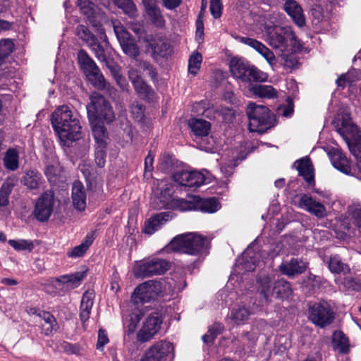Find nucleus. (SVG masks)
<instances>
[{
	"instance_id": "1",
	"label": "nucleus",
	"mask_w": 361,
	"mask_h": 361,
	"mask_svg": "<svg viewBox=\"0 0 361 361\" xmlns=\"http://www.w3.org/2000/svg\"><path fill=\"white\" fill-rule=\"evenodd\" d=\"M51 124L64 145L81 137V126L78 114L68 106L62 105L51 114Z\"/></svg>"
},
{
	"instance_id": "2",
	"label": "nucleus",
	"mask_w": 361,
	"mask_h": 361,
	"mask_svg": "<svg viewBox=\"0 0 361 361\" xmlns=\"http://www.w3.org/2000/svg\"><path fill=\"white\" fill-rule=\"evenodd\" d=\"M162 292L161 283L157 281H148L138 286L133 291L130 302L135 306L137 312L130 315L129 329L134 331L143 312V306L154 301L157 296Z\"/></svg>"
},
{
	"instance_id": "3",
	"label": "nucleus",
	"mask_w": 361,
	"mask_h": 361,
	"mask_svg": "<svg viewBox=\"0 0 361 361\" xmlns=\"http://www.w3.org/2000/svg\"><path fill=\"white\" fill-rule=\"evenodd\" d=\"M168 249L174 252L195 256H202L209 252L207 238L197 233H187L175 237Z\"/></svg>"
},
{
	"instance_id": "4",
	"label": "nucleus",
	"mask_w": 361,
	"mask_h": 361,
	"mask_svg": "<svg viewBox=\"0 0 361 361\" xmlns=\"http://www.w3.org/2000/svg\"><path fill=\"white\" fill-rule=\"evenodd\" d=\"M250 132L264 133L275 126L276 119L271 111L264 105L249 102L246 107Z\"/></svg>"
},
{
	"instance_id": "5",
	"label": "nucleus",
	"mask_w": 361,
	"mask_h": 361,
	"mask_svg": "<svg viewBox=\"0 0 361 361\" xmlns=\"http://www.w3.org/2000/svg\"><path fill=\"white\" fill-rule=\"evenodd\" d=\"M229 68L233 78L245 83L252 81L264 82L268 78L267 73L242 57H233L229 62Z\"/></svg>"
},
{
	"instance_id": "6",
	"label": "nucleus",
	"mask_w": 361,
	"mask_h": 361,
	"mask_svg": "<svg viewBox=\"0 0 361 361\" xmlns=\"http://www.w3.org/2000/svg\"><path fill=\"white\" fill-rule=\"evenodd\" d=\"M90 102L86 106L90 122L103 119L110 123L114 119L113 109L102 95L95 92L90 96Z\"/></svg>"
},
{
	"instance_id": "7",
	"label": "nucleus",
	"mask_w": 361,
	"mask_h": 361,
	"mask_svg": "<svg viewBox=\"0 0 361 361\" xmlns=\"http://www.w3.org/2000/svg\"><path fill=\"white\" fill-rule=\"evenodd\" d=\"M78 60L87 78L95 88L109 89V84L106 81L95 62L85 50L81 49L78 51Z\"/></svg>"
},
{
	"instance_id": "8",
	"label": "nucleus",
	"mask_w": 361,
	"mask_h": 361,
	"mask_svg": "<svg viewBox=\"0 0 361 361\" xmlns=\"http://www.w3.org/2000/svg\"><path fill=\"white\" fill-rule=\"evenodd\" d=\"M267 42L274 49L285 50L290 45L297 47L296 37L289 26L270 27L267 30Z\"/></svg>"
},
{
	"instance_id": "9",
	"label": "nucleus",
	"mask_w": 361,
	"mask_h": 361,
	"mask_svg": "<svg viewBox=\"0 0 361 361\" xmlns=\"http://www.w3.org/2000/svg\"><path fill=\"white\" fill-rule=\"evenodd\" d=\"M309 319L321 328L331 324L334 320V312L331 305L324 300L310 305Z\"/></svg>"
},
{
	"instance_id": "10",
	"label": "nucleus",
	"mask_w": 361,
	"mask_h": 361,
	"mask_svg": "<svg viewBox=\"0 0 361 361\" xmlns=\"http://www.w3.org/2000/svg\"><path fill=\"white\" fill-rule=\"evenodd\" d=\"M169 269V263L165 259L154 258L136 264L133 268L135 277L146 278L164 274Z\"/></svg>"
},
{
	"instance_id": "11",
	"label": "nucleus",
	"mask_w": 361,
	"mask_h": 361,
	"mask_svg": "<svg viewBox=\"0 0 361 361\" xmlns=\"http://www.w3.org/2000/svg\"><path fill=\"white\" fill-rule=\"evenodd\" d=\"M54 194L51 190L43 192L37 200L32 214L39 222L47 221L54 211Z\"/></svg>"
},
{
	"instance_id": "12",
	"label": "nucleus",
	"mask_w": 361,
	"mask_h": 361,
	"mask_svg": "<svg viewBox=\"0 0 361 361\" xmlns=\"http://www.w3.org/2000/svg\"><path fill=\"white\" fill-rule=\"evenodd\" d=\"M173 352L172 343L166 341H159L145 350L140 361H166L167 357Z\"/></svg>"
},
{
	"instance_id": "13",
	"label": "nucleus",
	"mask_w": 361,
	"mask_h": 361,
	"mask_svg": "<svg viewBox=\"0 0 361 361\" xmlns=\"http://www.w3.org/2000/svg\"><path fill=\"white\" fill-rule=\"evenodd\" d=\"M173 180L180 185L197 188L204 184L205 177L197 171L178 170L172 175Z\"/></svg>"
},
{
	"instance_id": "14",
	"label": "nucleus",
	"mask_w": 361,
	"mask_h": 361,
	"mask_svg": "<svg viewBox=\"0 0 361 361\" xmlns=\"http://www.w3.org/2000/svg\"><path fill=\"white\" fill-rule=\"evenodd\" d=\"M162 319L159 313L154 312L149 315L137 334V340L140 343L149 341L159 331Z\"/></svg>"
},
{
	"instance_id": "15",
	"label": "nucleus",
	"mask_w": 361,
	"mask_h": 361,
	"mask_svg": "<svg viewBox=\"0 0 361 361\" xmlns=\"http://www.w3.org/2000/svg\"><path fill=\"white\" fill-rule=\"evenodd\" d=\"M298 207L314 214L317 218H323L326 216V209L324 205L306 194L300 195Z\"/></svg>"
},
{
	"instance_id": "16",
	"label": "nucleus",
	"mask_w": 361,
	"mask_h": 361,
	"mask_svg": "<svg viewBox=\"0 0 361 361\" xmlns=\"http://www.w3.org/2000/svg\"><path fill=\"white\" fill-rule=\"evenodd\" d=\"M171 218L172 215L170 212L156 214L145 221L143 232L152 235L159 230L162 225L171 219Z\"/></svg>"
},
{
	"instance_id": "17",
	"label": "nucleus",
	"mask_w": 361,
	"mask_h": 361,
	"mask_svg": "<svg viewBox=\"0 0 361 361\" xmlns=\"http://www.w3.org/2000/svg\"><path fill=\"white\" fill-rule=\"evenodd\" d=\"M146 14L152 23L157 27H163L165 20L156 0H142Z\"/></svg>"
},
{
	"instance_id": "18",
	"label": "nucleus",
	"mask_w": 361,
	"mask_h": 361,
	"mask_svg": "<svg viewBox=\"0 0 361 361\" xmlns=\"http://www.w3.org/2000/svg\"><path fill=\"white\" fill-rule=\"evenodd\" d=\"M257 291L259 295L262 303L269 302L271 297L274 293V283L269 276L264 275L260 276L257 280Z\"/></svg>"
},
{
	"instance_id": "19",
	"label": "nucleus",
	"mask_w": 361,
	"mask_h": 361,
	"mask_svg": "<svg viewBox=\"0 0 361 361\" xmlns=\"http://www.w3.org/2000/svg\"><path fill=\"white\" fill-rule=\"evenodd\" d=\"M283 8L298 27H302L305 24L302 8L297 1L286 0Z\"/></svg>"
},
{
	"instance_id": "20",
	"label": "nucleus",
	"mask_w": 361,
	"mask_h": 361,
	"mask_svg": "<svg viewBox=\"0 0 361 361\" xmlns=\"http://www.w3.org/2000/svg\"><path fill=\"white\" fill-rule=\"evenodd\" d=\"M306 269V263L296 258H293L288 262H283L279 266L281 272L288 276L301 274Z\"/></svg>"
},
{
	"instance_id": "21",
	"label": "nucleus",
	"mask_w": 361,
	"mask_h": 361,
	"mask_svg": "<svg viewBox=\"0 0 361 361\" xmlns=\"http://www.w3.org/2000/svg\"><path fill=\"white\" fill-rule=\"evenodd\" d=\"M332 165L345 174H350L351 169L346 156L338 149H332L329 153Z\"/></svg>"
},
{
	"instance_id": "22",
	"label": "nucleus",
	"mask_w": 361,
	"mask_h": 361,
	"mask_svg": "<svg viewBox=\"0 0 361 361\" xmlns=\"http://www.w3.org/2000/svg\"><path fill=\"white\" fill-rule=\"evenodd\" d=\"M295 165L299 174L302 176L308 185L313 186L314 185V169L311 160L305 157L296 161Z\"/></svg>"
},
{
	"instance_id": "23",
	"label": "nucleus",
	"mask_w": 361,
	"mask_h": 361,
	"mask_svg": "<svg viewBox=\"0 0 361 361\" xmlns=\"http://www.w3.org/2000/svg\"><path fill=\"white\" fill-rule=\"evenodd\" d=\"M72 202L74 208L83 211L86 208V192L80 181H75L72 187Z\"/></svg>"
},
{
	"instance_id": "24",
	"label": "nucleus",
	"mask_w": 361,
	"mask_h": 361,
	"mask_svg": "<svg viewBox=\"0 0 361 361\" xmlns=\"http://www.w3.org/2000/svg\"><path fill=\"white\" fill-rule=\"evenodd\" d=\"M94 296L95 293L93 290H87L82 295L80 312V320L82 323H85L90 318Z\"/></svg>"
},
{
	"instance_id": "25",
	"label": "nucleus",
	"mask_w": 361,
	"mask_h": 361,
	"mask_svg": "<svg viewBox=\"0 0 361 361\" xmlns=\"http://www.w3.org/2000/svg\"><path fill=\"white\" fill-rule=\"evenodd\" d=\"M188 126L197 137H207L211 130L210 123L202 118H191L188 120Z\"/></svg>"
},
{
	"instance_id": "26",
	"label": "nucleus",
	"mask_w": 361,
	"mask_h": 361,
	"mask_svg": "<svg viewBox=\"0 0 361 361\" xmlns=\"http://www.w3.org/2000/svg\"><path fill=\"white\" fill-rule=\"evenodd\" d=\"M252 314L253 312L250 311L247 307L244 305H238L231 309L228 319L235 324L240 325L248 319Z\"/></svg>"
},
{
	"instance_id": "27",
	"label": "nucleus",
	"mask_w": 361,
	"mask_h": 361,
	"mask_svg": "<svg viewBox=\"0 0 361 361\" xmlns=\"http://www.w3.org/2000/svg\"><path fill=\"white\" fill-rule=\"evenodd\" d=\"M165 186V188H161L159 194L156 193L151 199V204L156 209L167 207L172 200L170 188L166 185Z\"/></svg>"
},
{
	"instance_id": "28",
	"label": "nucleus",
	"mask_w": 361,
	"mask_h": 361,
	"mask_svg": "<svg viewBox=\"0 0 361 361\" xmlns=\"http://www.w3.org/2000/svg\"><path fill=\"white\" fill-rule=\"evenodd\" d=\"M92 126V131L97 143V146L106 147L109 140L108 133L100 121L90 122Z\"/></svg>"
},
{
	"instance_id": "29",
	"label": "nucleus",
	"mask_w": 361,
	"mask_h": 361,
	"mask_svg": "<svg viewBox=\"0 0 361 361\" xmlns=\"http://www.w3.org/2000/svg\"><path fill=\"white\" fill-rule=\"evenodd\" d=\"M130 113L133 118L137 121L144 130L149 128L151 126V120L146 118L144 114V106L137 102H134L130 105Z\"/></svg>"
},
{
	"instance_id": "30",
	"label": "nucleus",
	"mask_w": 361,
	"mask_h": 361,
	"mask_svg": "<svg viewBox=\"0 0 361 361\" xmlns=\"http://www.w3.org/2000/svg\"><path fill=\"white\" fill-rule=\"evenodd\" d=\"M252 94L264 99H275L278 97V91L271 85H255L251 88Z\"/></svg>"
},
{
	"instance_id": "31",
	"label": "nucleus",
	"mask_w": 361,
	"mask_h": 361,
	"mask_svg": "<svg viewBox=\"0 0 361 361\" xmlns=\"http://www.w3.org/2000/svg\"><path fill=\"white\" fill-rule=\"evenodd\" d=\"M43 181L41 174L36 170L26 171L23 178L24 185L31 190L39 188Z\"/></svg>"
},
{
	"instance_id": "32",
	"label": "nucleus",
	"mask_w": 361,
	"mask_h": 361,
	"mask_svg": "<svg viewBox=\"0 0 361 361\" xmlns=\"http://www.w3.org/2000/svg\"><path fill=\"white\" fill-rule=\"evenodd\" d=\"M86 276L85 271H77L71 274L63 275L56 279V281L66 283L71 288L78 287Z\"/></svg>"
},
{
	"instance_id": "33",
	"label": "nucleus",
	"mask_w": 361,
	"mask_h": 361,
	"mask_svg": "<svg viewBox=\"0 0 361 361\" xmlns=\"http://www.w3.org/2000/svg\"><path fill=\"white\" fill-rule=\"evenodd\" d=\"M4 167L10 171H16L19 167V153L14 148L8 149L3 159Z\"/></svg>"
},
{
	"instance_id": "34",
	"label": "nucleus",
	"mask_w": 361,
	"mask_h": 361,
	"mask_svg": "<svg viewBox=\"0 0 361 361\" xmlns=\"http://www.w3.org/2000/svg\"><path fill=\"white\" fill-rule=\"evenodd\" d=\"M333 348L343 354L349 350L348 339L342 331H335L332 336Z\"/></svg>"
},
{
	"instance_id": "35",
	"label": "nucleus",
	"mask_w": 361,
	"mask_h": 361,
	"mask_svg": "<svg viewBox=\"0 0 361 361\" xmlns=\"http://www.w3.org/2000/svg\"><path fill=\"white\" fill-rule=\"evenodd\" d=\"M255 254L253 252H245L241 259L238 260V267H241V269L245 271H253L257 264V261L255 257Z\"/></svg>"
},
{
	"instance_id": "36",
	"label": "nucleus",
	"mask_w": 361,
	"mask_h": 361,
	"mask_svg": "<svg viewBox=\"0 0 361 361\" xmlns=\"http://www.w3.org/2000/svg\"><path fill=\"white\" fill-rule=\"evenodd\" d=\"M329 269L334 274H346L350 272V268L347 264L342 262L338 255L331 256L329 261Z\"/></svg>"
},
{
	"instance_id": "37",
	"label": "nucleus",
	"mask_w": 361,
	"mask_h": 361,
	"mask_svg": "<svg viewBox=\"0 0 361 361\" xmlns=\"http://www.w3.org/2000/svg\"><path fill=\"white\" fill-rule=\"evenodd\" d=\"M93 240V234H87L80 245L75 246L68 252V256L69 257H82L86 252L89 247L92 244Z\"/></svg>"
},
{
	"instance_id": "38",
	"label": "nucleus",
	"mask_w": 361,
	"mask_h": 361,
	"mask_svg": "<svg viewBox=\"0 0 361 361\" xmlns=\"http://www.w3.org/2000/svg\"><path fill=\"white\" fill-rule=\"evenodd\" d=\"M274 292L279 298H288L293 293L290 283L286 280L281 279L274 283Z\"/></svg>"
},
{
	"instance_id": "39",
	"label": "nucleus",
	"mask_w": 361,
	"mask_h": 361,
	"mask_svg": "<svg viewBox=\"0 0 361 361\" xmlns=\"http://www.w3.org/2000/svg\"><path fill=\"white\" fill-rule=\"evenodd\" d=\"M44 173L49 182L56 183L62 176L63 169L58 162H55L47 165L44 169Z\"/></svg>"
},
{
	"instance_id": "40",
	"label": "nucleus",
	"mask_w": 361,
	"mask_h": 361,
	"mask_svg": "<svg viewBox=\"0 0 361 361\" xmlns=\"http://www.w3.org/2000/svg\"><path fill=\"white\" fill-rule=\"evenodd\" d=\"M197 207L204 212L214 213L220 208V204L215 197L201 199L197 204Z\"/></svg>"
},
{
	"instance_id": "41",
	"label": "nucleus",
	"mask_w": 361,
	"mask_h": 361,
	"mask_svg": "<svg viewBox=\"0 0 361 361\" xmlns=\"http://www.w3.org/2000/svg\"><path fill=\"white\" fill-rule=\"evenodd\" d=\"M137 94L145 99H150L154 97V92L153 89L149 86L143 80L133 85Z\"/></svg>"
},
{
	"instance_id": "42",
	"label": "nucleus",
	"mask_w": 361,
	"mask_h": 361,
	"mask_svg": "<svg viewBox=\"0 0 361 361\" xmlns=\"http://www.w3.org/2000/svg\"><path fill=\"white\" fill-rule=\"evenodd\" d=\"M75 35L87 45L94 42L97 37L83 25H79L75 29Z\"/></svg>"
},
{
	"instance_id": "43",
	"label": "nucleus",
	"mask_w": 361,
	"mask_h": 361,
	"mask_svg": "<svg viewBox=\"0 0 361 361\" xmlns=\"http://www.w3.org/2000/svg\"><path fill=\"white\" fill-rule=\"evenodd\" d=\"M14 44L10 39H5L0 41V66L5 59L13 52Z\"/></svg>"
},
{
	"instance_id": "44",
	"label": "nucleus",
	"mask_w": 361,
	"mask_h": 361,
	"mask_svg": "<svg viewBox=\"0 0 361 361\" xmlns=\"http://www.w3.org/2000/svg\"><path fill=\"white\" fill-rule=\"evenodd\" d=\"M114 4L130 17L137 15V8L132 0H114Z\"/></svg>"
},
{
	"instance_id": "45",
	"label": "nucleus",
	"mask_w": 361,
	"mask_h": 361,
	"mask_svg": "<svg viewBox=\"0 0 361 361\" xmlns=\"http://www.w3.org/2000/svg\"><path fill=\"white\" fill-rule=\"evenodd\" d=\"M202 61V57L200 53H193L189 59L188 72L193 75H196L200 68Z\"/></svg>"
},
{
	"instance_id": "46",
	"label": "nucleus",
	"mask_w": 361,
	"mask_h": 361,
	"mask_svg": "<svg viewBox=\"0 0 361 361\" xmlns=\"http://www.w3.org/2000/svg\"><path fill=\"white\" fill-rule=\"evenodd\" d=\"M13 188L11 181H6L0 188V207H5L8 204V198Z\"/></svg>"
},
{
	"instance_id": "47",
	"label": "nucleus",
	"mask_w": 361,
	"mask_h": 361,
	"mask_svg": "<svg viewBox=\"0 0 361 361\" xmlns=\"http://www.w3.org/2000/svg\"><path fill=\"white\" fill-rule=\"evenodd\" d=\"M92 43L89 44L87 46L91 49L92 51L94 54L95 57L100 61H106V53L104 47L99 42L97 37Z\"/></svg>"
},
{
	"instance_id": "48",
	"label": "nucleus",
	"mask_w": 361,
	"mask_h": 361,
	"mask_svg": "<svg viewBox=\"0 0 361 361\" xmlns=\"http://www.w3.org/2000/svg\"><path fill=\"white\" fill-rule=\"evenodd\" d=\"M223 326L219 323L213 324L208 330L207 334L202 336V340L206 343H210L214 341L216 337L221 334Z\"/></svg>"
},
{
	"instance_id": "49",
	"label": "nucleus",
	"mask_w": 361,
	"mask_h": 361,
	"mask_svg": "<svg viewBox=\"0 0 361 361\" xmlns=\"http://www.w3.org/2000/svg\"><path fill=\"white\" fill-rule=\"evenodd\" d=\"M78 6L81 12L91 20L94 15V4L89 0H78Z\"/></svg>"
},
{
	"instance_id": "50",
	"label": "nucleus",
	"mask_w": 361,
	"mask_h": 361,
	"mask_svg": "<svg viewBox=\"0 0 361 361\" xmlns=\"http://www.w3.org/2000/svg\"><path fill=\"white\" fill-rule=\"evenodd\" d=\"M114 30L121 46L132 39L130 33L120 24H114Z\"/></svg>"
},
{
	"instance_id": "51",
	"label": "nucleus",
	"mask_w": 361,
	"mask_h": 361,
	"mask_svg": "<svg viewBox=\"0 0 361 361\" xmlns=\"http://www.w3.org/2000/svg\"><path fill=\"white\" fill-rule=\"evenodd\" d=\"M123 52L128 55L130 57L135 59L140 54V50L138 46L135 43L132 39L128 42H126L121 46Z\"/></svg>"
},
{
	"instance_id": "52",
	"label": "nucleus",
	"mask_w": 361,
	"mask_h": 361,
	"mask_svg": "<svg viewBox=\"0 0 361 361\" xmlns=\"http://www.w3.org/2000/svg\"><path fill=\"white\" fill-rule=\"evenodd\" d=\"M9 245L13 247L15 250H32L33 248V244L31 241L27 240H10L8 241Z\"/></svg>"
},
{
	"instance_id": "53",
	"label": "nucleus",
	"mask_w": 361,
	"mask_h": 361,
	"mask_svg": "<svg viewBox=\"0 0 361 361\" xmlns=\"http://www.w3.org/2000/svg\"><path fill=\"white\" fill-rule=\"evenodd\" d=\"M268 62L271 66H274L276 63V59L274 53L265 45L258 52Z\"/></svg>"
},
{
	"instance_id": "54",
	"label": "nucleus",
	"mask_w": 361,
	"mask_h": 361,
	"mask_svg": "<svg viewBox=\"0 0 361 361\" xmlns=\"http://www.w3.org/2000/svg\"><path fill=\"white\" fill-rule=\"evenodd\" d=\"M106 147L97 146L95 149V162L99 167H103L105 164Z\"/></svg>"
},
{
	"instance_id": "55",
	"label": "nucleus",
	"mask_w": 361,
	"mask_h": 361,
	"mask_svg": "<svg viewBox=\"0 0 361 361\" xmlns=\"http://www.w3.org/2000/svg\"><path fill=\"white\" fill-rule=\"evenodd\" d=\"M210 11L214 18H219L222 13L221 0H210Z\"/></svg>"
},
{
	"instance_id": "56",
	"label": "nucleus",
	"mask_w": 361,
	"mask_h": 361,
	"mask_svg": "<svg viewBox=\"0 0 361 361\" xmlns=\"http://www.w3.org/2000/svg\"><path fill=\"white\" fill-rule=\"evenodd\" d=\"M239 39L240 42L250 46L257 52H259L264 47V44L262 42L252 38L240 37Z\"/></svg>"
},
{
	"instance_id": "57",
	"label": "nucleus",
	"mask_w": 361,
	"mask_h": 361,
	"mask_svg": "<svg viewBox=\"0 0 361 361\" xmlns=\"http://www.w3.org/2000/svg\"><path fill=\"white\" fill-rule=\"evenodd\" d=\"M32 314H36L37 316L39 318V323L42 324V323H48V322H55L54 317L49 312H44V311H39L37 313V310H31Z\"/></svg>"
},
{
	"instance_id": "58",
	"label": "nucleus",
	"mask_w": 361,
	"mask_h": 361,
	"mask_svg": "<svg viewBox=\"0 0 361 361\" xmlns=\"http://www.w3.org/2000/svg\"><path fill=\"white\" fill-rule=\"evenodd\" d=\"M348 145L351 153L361 163V140H358L355 143L348 142Z\"/></svg>"
},
{
	"instance_id": "59",
	"label": "nucleus",
	"mask_w": 361,
	"mask_h": 361,
	"mask_svg": "<svg viewBox=\"0 0 361 361\" xmlns=\"http://www.w3.org/2000/svg\"><path fill=\"white\" fill-rule=\"evenodd\" d=\"M139 66L142 69L148 71V74L152 79H156L157 73L152 65H151L147 61H142L140 62Z\"/></svg>"
},
{
	"instance_id": "60",
	"label": "nucleus",
	"mask_w": 361,
	"mask_h": 361,
	"mask_svg": "<svg viewBox=\"0 0 361 361\" xmlns=\"http://www.w3.org/2000/svg\"><path fill=\"white\" fill-rule=\"evenodd\" d=\"M283 65L287 68H296L298 65V60L296 57L293 55H284L283 56Z\"/></svg>"
},
{
	"instance_id": "61",
	"label": "nucleus",
	"mask_w": 361,
	"mask_h": 361,
	"mask_svg": "<svg viewBox=\"0 0 361 361\" xmlns=\"http://www.w3.org/2000/svg\"><path fill=\"white\" fill-rule=\"evenodd\" d=\"M128 75L133 85L142 80L139 71L133 67L129 68Z\"/></svg>"
},
{
	"instance_id": "62",
	"label": "nucleus",
	"mask_w": 361,
	"mask_h": 361,
	"mask_svg": "<svg viewBox=\"0 0 361 361\" xmlns=\"http://www.w3.org/2000/svg\"><path fill=\"white\" fill-rule=\"evenodd\" d=\"M41 326L43 333L47 336L51 334L53 331H56L57 329V322L56 320L53 323H42Z\"/></svg>"
},
{
	"instance_id": "63",
	"label": "nucleus",
	"mask_w": 361,
	"mask_h": 361,
	"mask_svg": "<svg viewBox=\"0 0 361 361\" xmlns=\"http://www.w3.org/2000/svg\"><path fill=\"white\" fill-rule=\"evenodd\" d=\"M109 342L107 334L104 330L99 329L98 332L97 349L103 348Z\"/></svg>"
},
{
	"instance_id": "64",
	"label": "nucleus",
	"mask_w": 361,
	"mask_h": 361,
	"mask_svg": "<svg viewBox=\"0 0 361 361\" xmlns=\"http://www.w3.org/2000/svg\"><path fill=\"white\" fill-rule=\"evenodd\" d=\"M352 216L355 224L361 232V208L355 207L352 211Z\"/></svg>"
}]
</instances>
